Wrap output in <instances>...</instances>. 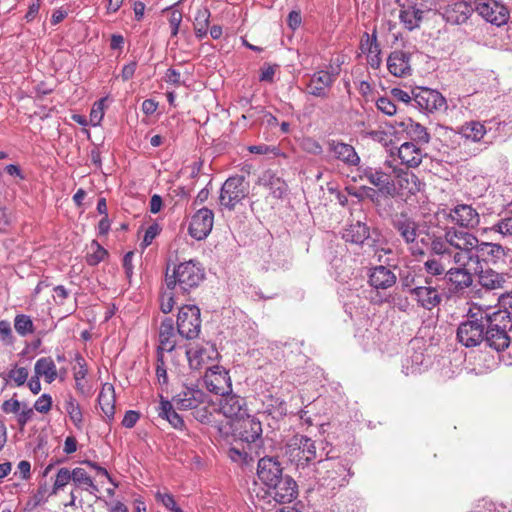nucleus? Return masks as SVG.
Returning a JSON list of instances; mask_svg holds the SVG:
<instances>
[{
	"mask_svg": "<svg viewBox=\"0 0 512 512\" xmlns=\"http://www.w3.org/2000/svg\"><path fill=\"white\" fill-rule=\"evenodd\" d=\"M455 227L450 226L444 229L442 235H431L429 237V252L430 257L423 263L424 271L429 275L428 277H438L447 275L448 266L452 263H462L459 257L457 238L454 234Z\"/></svg>",
	"mask_w": 512,
	"mask_h": 512,
	"instance_id": "obj_1",
	"label": "nucleus"
},
{
	"mask_svg": "<svg viewBox=\"0 0 512 512\" xmlns=\"http://www.w3.org/2000/svg\"><path fill=\"white\" fill-rule=\"evenodd\" d=\"M460 253L458 261L471 262L475 268L483 267V264H496L505 256L504 247L497 243L480 241L473 233L455 227L454 232Z\"/></svg>",
	"mask_w": 512,
	"mask_h": 512,
	"instance_id": "obj_2",
	"label": "nucleus"
},
{
	"mask_svg": "<svg viewBox=\"0 0 512 512\" xmlns=\"http://www.w3.org/2000/svg\"><path fill=\"white\" fill-rule=\"evenodd\" d=\"M205 271L199 262L184 261L174 265L172 270L168 266L165 274V283L169 290H178L186 295L196 289L204 280Z\"/></svg>",
	"mask_w": 512,
	"mask_h": 512,
	"instance_id": "obj_3",
	"label": "nucleus"
},
{
	"mask_svg": "<svg viewBox=\"0 0 512 512\" xmlns=\"http://www.w3.org/2000/svg\"><path fill=\"white\" fill-rule=\"evenodd\" d=\"M484 317H486L484 337L486 344L496 351L509 348L512 343L511 336L507 332V329L512 327L510 312L487 307V315Z\"/></svg>",
	"mask_w": 512,
	"mask_h": 512,
	"instance_id": "obj_4",
	"label": "nucleus"
},
{
	"mask_svg": "<svg viewBox=\"0 0 512 512\" xmlns=\"http://www.w3.org/2000/svg\"><path fill=\"white\" fill-rule=\"evenodd\" d=\"M349 470L340 461L326 460L319 461L317 467H314V473L310 474V479L304 478L308 482L310 489L316 486L330 491H335L348 482Z\"/></svg>",
	"mask_w": 512,
	"mask_h": 512,
	"instance_id": "obj_5",
	"label": "nucleus"
},
{
	"mask_svg": "<svg viewBox=\"0 0 512 512\" xmlns=\"http://www.w3.org/2000/svg\"><path fill=\"white\" fill-rule=\"evenodd\" d=\"M285 453L295 464L299 478L310 479V474L314 473L315 467L310 465L316 459L315 442L305 435H295L287 444Z\"/></svg>",
	"mask_w": 512,
	"mask_h": 512,
	"instance_id": "obj_6",
	"label": "nucleus"
},
{
	"mask_svg": "<svg viewBox=\"0 0 512 512\" xmlns=\"http://www.w3.org/2000/svg\"><path fill=\"white\" fill-rule=\"evenodd\" d=\"M487 307L473 305L469 308L468 320L462 322L457 329V339L465 347H475L484 341Z\"/></svg>",
	"mask_w": 512,
	"mask_h": 512,
	"instance_id": "obj_7",
	"label": "nucleus"
},
{
	"mask_svg": "<svg viewBox=\"0 0 512 512\" xmlns=\"http://www.w3.org/2000/svg\"><path fill=\"white\" fill-rule=\"evenodd\" d=\"M249 194V184L243 176L229 177L220 190L219 203L228 210H233L237 204Z\"/></svg>",
	"mask_w": 512,
	"mask_h": 512,
	"instance_id": "obj_8",
	"label": "nucleus"
},
{
	"mask_svg": "<svg viewBox=\"0 0 512 512\" xmlns=\"http://www.w3.org/2000/svg\"><path fill=\"white\" fill-rule=\"evenodd\" d=\"M201 329L200 310L195 305H185L180 308L177 317V331L186 339L198 337Z\"/></svg>",
	"mask_w": 512,
	"mask_h": 512,
	"instance_id": "obj_9",
	"label": "nucleus"
},
{
	"mask_svg": "<svg viewBox=\"0 0 512 512\" xmlns=\"http://www.w3.org/2000/svg\"><path fill=\"white\" fill-rule=\"evenodd\" d=\"M475 11L487 22L496 26L505 25L510 17L509 10L495 0H475Z\"/></svg>",
	"mask_w": 512,
	"mask_h": 512,
	"instance_id": "obj_10",
	"label": "nucleus"
},
{
	"mask_svg": "<svg viewBox=\"0 0 512 512\" xmlns=\"http://www.w3.org/2000/svg\"><path fill=\"white\" fill-rule=\"evenodd\" d=\"M413 100L417 106L427 112L445 110L447 107L446 99L436 90L420 87L413 91Z\"/></svg>",
	"mask_w": 512,
	"mask_h": 512,
	"instance_id": "obj_11",
	"label": "nucleus"
},
{
	"mask_svg": "<svg viewBox=\"0 0 512 512\" xmlns=\"http://www.w3.org/2000/svg\"><path fill=\"white\" fill-rule=\"evenodd\" d=\"M267 493L278 503H289L297 497V484L291 476L283 475L267 487Z\"/></svg>",
	"mask_w": 512,
	"mask_h": 512,
	"instance_id": "obj_12",
	"label": "nucleus"
},
{
	"mask_svg": "<svg viewBox=\"0 0 512 512\" xmlns=\"http://www.w3.org/2000/svg\"><path fill=\"white\" fill-rule=\"evenodd\" d=\"M433 279L431 277L425 278V286H415L411 289V296L419 306L426 310H432L437 307L442 301V295L438 289L432 286Z\"/></svg>",
	"mask_w": 512,
	"mask_h": 512,
	"instance_id": "obj_13",
	"label": "nucleus"
},
{
	"mask_svg": "<svg viewBox=\"0 0 512 512\" xmlns=\"http://www.w3.org/2000/svg\"><path fill=\"white\" fill-rule=\"evenodd\" d=\"M207 389L217 395H225L231 392V380L228 372L220 366L209 367L204 376Z\"/></svg>",
	"mask_w": 512,
	"mask_h": 512,
	"instance_id": "obj_14",
	"label": "nucleus"
},
{
	"mask_svg": "<svg viewBox=\"0 0 512 512\" xmlns=\"http://www.w3.org/2000/svg\"><path fill=\"white\" fill-rule=\"evenodd\" d=\"M447 218L460 228L474 229L480 223V215L471 205L458 204L449 210Z\"/></svg>",
	"mask_w": 512,
	"mask_h": 512,
	"instance_id": "obj_15",
	"label": "nucleus"
},
{
	"mask_svg": "<svg viewBox=\"0 0 512 512\" xmlns=\"http://www.w3.org/2000/svg\"><path fill=\"white\" fill-rule=\"evenodd\" d=\"M214 213L208 208H200L191 219L189 234L196 240L205 239L213 228Z\"/></svg>",
	"mask_w": 512,
	"mask_h": 512,
	"instance_id": "obj_16",
	"label": "nucleus"
},
{
	"mask_svg": "<svg viewBox=\"0 0 512 512\" xmlns=\"http://www.w3.org/2000/svg\"><path fill=\"white\" fill-rule=\"evenodd\" d=\"M360 178L366 179L371 185L377 187L380 192L388 195H393L395 191V185L391 180L390 174L382 170V168L374 167H361Z\"/></svg>",
	"mask_w": 512,
	"mask_h": 512,
	"instance_id": "obj_17",
	"label": "nucleus"
},
{
	"mask_svg": "<svg viewBox=\"0 0 512 512\" xmlns=\"http://www.w3.org/2000/svg\"><path fill=\"white\" fill-rule=\"evenodd\" d=\"M257 475L260 481L269 487L272 483L280 479L283 469L276 457H263L258 461Z\"/></svg>",
	"mask_w": 512,
	"mask_h": 512,
	"instance_id": "obj_18",
	"label": "nucleus"
},
{
	"mask_svg": "<svg viewBox=\"0 0 512 512\" xmlns=\"http://www.w3.org/2000/svg\"><path fill=\"white\" fill-rule=\"evenodd\" d=\"M237 425L236 431H238L240 441L247 443L249 449H251V444H256L261 439V422L255 417L248 415L245 418H241Z\"/></svg>",
	"mask_w": 512,
	"mask_h": 512,
	"instance_id": "obj_19",
	"label": "nucleus"
},
{
	"mask_svg": "<svg viewBox=\"0 0 512 512\" xmlns=\"http://www.w3.org/2000/svg\"><path fill=\"white\" fill-rule=\"evenodd\" d=\"M205 394L196 386L184 385L182 390L173 396L172 401L177 409H194L204 402Z\"/></svg>",
	"mask_w": 512,
	"mask_h": 512,
	"instance_id": "obj_20",
	"label": "nucleus"
},
{
	"mask_svg": "<svg viewBox=\"0 0 512 512\" xmlns=\"http://www.w3.org/2000/svg\"><path fill=\"white\" fill-rule=\"evenodd\" d=\"M475 8L465 0L451 1L444 10V17L448 23L461 25L468 21Z\"/></svg>",
	"mask_w": 512,
	"mask_h": 512,
	"instance_id": "obj_21",
	"label": "nucleus"
},
{
	"mask_svg": "<svg viewBox=\"0 0 512 512\" xmlns=\"http://www.w3.org/2000/svg\"><path fill=\"white\" fill-rule=\"evenodd\" d=\"M369 284L376 290H387L396 284L397 276L392 269L384 265L372 267L369 270Z\"/></svg>",
	"mask_w": 512,
	"mask_h": 512,
	"instance_id": "obj_22",
	"label": "nucleus"
},
{
	"mask_svg": "<svg viewBox=\"0 0 512 512\" xmlns=\"http://www.w3.org/2000/svg\"><path fill=\"white\" fill-rule=\"evenodd\" d=\"M455 266L449 267L447 270L446 279L449 283L454 285L457 290H464L470 287L473 283V275L468 267L471 262L453 263Z\"/></svg>",
	"mask_w": 512,
	"mask_h": 512,
	"instance_id": "obj_23",
	"label": "nucleus"
},
{
	"mask_svg": "<svg viewBox=\"0 0 512 512\" xmlns=\"http://www.w3.org/2000/svg\"><path fill=\"white\" fill-rule=\"evenodd\" d=\"M392 225L406 244L414 243L418 236L419 224L413 218L400 213L394 217Z\"/></svg>",
	"mask_w": 512,
	"mask_h": 512,
	"instance_id": "obj_24",
	"label": "nucleus"
},
{
	"mask_svg": "<svg viewBox=\"0 0 512 512\" xmlns=\"http://www.w3.org/2000/svg\"><path fill=\"white\" fill-rule=\"evenodd\" d=\"M337 74V72L329 73L324 70L314 73L308 84L309 93L316 97H327L328 89L334 83Z\"/></svg>",
	"mask_w": 512,
	"mask_h": 512,
	"instance_id": "obj_25",
	"label": "nucleus"
},
{
	"mask_svg": "<svg viewBox=\"0 0 512 512\" xmlns=\"http://www.w3.org/2000/svg\"><path fill=\"white\" fill-rule=\"evenodd\" d=\"M189 365L192 369H201L209 361L215 359L218 355L217 350L212 345L199 346L189 348L186 351Z\"/></svg>",
	"mask_w": 512,
	"mask_h": 512,
	"instance_id": "obj_26",
	"label": "nucleus"
},
{
	"mask_svg": "<svg viewBox=\"0 0 512 512\" xmlns=\"http://www.w3.org/2000/svg\"><path fill=\"white\" fill-rule=\"evenodd\" d=\"M479 284L486 290L501 289L506 282V274L498 273L491 268H474Z\"/></svg>",
	"mask_w": 512,
	"mask_h": 512,
	"instance_id": "obj_27",
	"label": "nucleus"
},
{
	"mask_svg": "<svg viewBox=\"0 0 512 512\" xmlns=\"http://www.w3.org/2000/svg\"><path fill=\"white\" fill-rule=\"evenodd\" d=\"M71 475L72 490L78 492L86 491L91 495H96L99 492L98 486L84 468L76 467L71 469Z\"/></svg>",
	"mask_w": 512,
	"mask_h": 512,
	"instance_id": "obj_28",
	"label": "nucleus"
},
{
	"mask_svg": "<svg viewBox=\"0 0 512 512\" xmlns=\"http://www.w3.org/2000/svg\"><path fill=\"white\" fill-rule=\"evenodd\" d=\"M389 72L396 77H404L410 74V57L403 51L392 52L387 60Z\"/></svg>",
	"mask_w": 512,
	"mask_h": 512,
	"instance_id": "obj_29",
	"label": "nucleus"
},
{
	"mask_svg": "<svg viewBox=\"0 0 512 512\" xmlns=\"http://www.w3.org/2000/svg\"><path fill=\"white\" fill-rule=\"evenodd\" d=\"M243 405V399L228 392V394L222 395L219 410L227 418H238L244 414Z\"/></svg>",
	"mask_w": 512,
	"mask_h": 512,
	"instance_id": "obj_30",
	"label": "nucleus"
},
{
	"mask_svg": "<svg viewBox=\"0 0 512 512\" xmlns=\"http://www.w3.org/2000/svg\"><path fill=\"white\" fill-rule=\"evenodd\" d=\"M176 334L174 332L173 321L170 318H167L161 322L159 328V345L157 348V352H171L176 347Z\"/></svg>",
	"mask_w": 512,
	"mask_h": 512,
	"instance_id": "obj_31",
	"label": "nucleus"
},
{
	"mask_svg": "<svg viewBox=\"0 0 512 512\" xmlns=\"http://www.w3.org/2000/svg\"><path fill=\"white\" fill-rule=\"evenodd\" d=\"M423 14L424 10L407 3L401 6L399 20L407 30L412 31L420 26Z\"/></svg>",
	"mask_w": 512,
	"mask_h": 512,
	"instance_id": "obj_32",
	"label": "nucleus"
},
{
	"mask_svg": "<svg viewBox=\"0 0 512 512\" xmlns=\"http://www.w3.org/2000/svg\"><path fill=\"white\" fill-rule=\"evenodd\" d=\"M259 184L270 189L274 198L281 199L287 192V184L272 170L264 171L259 177Z\"/></svg>",
	"mask_w": 512,
	"mask_h": 512,
	"instance_id": "obj_33",
	"label": "nucleus"
},
{
	"mask_svg": "<svg viewBox=\"0 0 512 512\" xmlns=\"http://www.w3.org/2000/svg\"><path fill=\"white\" fill-rule=\"evenodd\" d=\"M329 146L337 159L343 161L347 165L356 166L359 164L360 158L353 146L335 141L330 142Z\"/></svg>",
	"mask_w": 512,
	"mask_h": 512,
	"instance_id": "obj_34",
	"label": "nucleus"
},
{
	"mask_svg": "<svg viewBox=\"0 0 512 512\" xmlns=\"http://www.w3.org/2000/svg\"><path fill=\"white\" fill-rule=\"evenodd\" d=\"M98 403L108 420H112L115 414V391L111 384H104L98 395Z\"/></svg>",
	"mask_w": 512,
	"mask_h": 512,
	"instance_id": "obj_35",
	"label": "nucleus"
},
{
	"mask_svg": "<svg viewBox=\"0 0 512 512\" xmlns=\"http://www.w3.org/2000/svg\"><path fill=\"white\" fill-rule=\"evenodd\" d=\"M401 162L408 167H417L422 162V151L413 142H405L398 149Z\"/></svg>",
	"mask_w": 512,
	"mask_h": 512,
	"instance_id": "obj_36",
	"label": "nucleus"
},
{
	"mask_svg": "<svg viewBox=\"0 0 512 512\" xmlns=\"http://www.w3.org/2000/svg\"><path fill=\"white\" fill-rule=\"evenodd\" d=\"M342 237L346 242L364 244V242L367 241V244L371 246L369 243V228L365 223L360 221L349 225L344 230Z\"/></svg>",
	"mask_w": 512,
	"mask_h": 512,
	"instance_id": "obj_37",
	"label": "nucleus"
},
{
	"mask_svg": "<svg viewBox=\"0 0 512 512\" xmlns=\"http://www.w3.org/2000/svg\"><path fill=\"white\" fill-rule=\"evenodd\" d=\"M396 180L403 194L415 195L421 190L422 183L412 172L400 171L396 174Z\"/></svg>",
	"mask_w": 512,
	"mask_h": 512,
	"instance_id": "obj_38",
	"label": "nucleus"
},
{
	"mask_svg": "<svg viewBox=\"0 0 512 512\" xmlns=\"http://www.w3.org/2000/svg\"><path fill=\"white\" fill-rule=\"evenodd\" d=\"M365 39L361 40V48L363 52H367V59L372 68H378L381 64V49L377 42L376 35L372 37L368 33L364 34Z\"/></svg>",
	"mask_w": 512,
	"mask_h": 512,
	"instance_id": "obj_39",
	"label": "nucleus"
},
{
	"mask_svg": "<svg viewBox=\"0 0 512 512\" xmlns=\"http://www.w3.org/2000/svg\"><path fill=\"white\" fill-rule=\"evenodd\" d=\"M400 125L413 141L422 144H427L430 141V135L427 132V129L420 123L413 121L411 118L403 120Z\"/></svg>",
	"mask_w": 512,
	"mask_h": 512,
	"instance_id": "obj_40",
	"label": "nucleus"
},
{
	"mask_svg": "<svg viewBox=\"0 0 512 512\" xmlns=\"http://www.w3.org/2000/svg\"><path fill=\"white\" fill-rule=\"evenodd\" d=\"M175 405L169 400L161 397L160 405L158 408V415L166 419L174 428L181 429L184 426L182 417L175 411Z\"/></svg>",
	"mask_w": 512,
	"mask_h": 512,
	"instance_id": "obj_41",
	"label": "nucleus"
},
{
	"mask_svg": "<svg viewBox=\"0 0 512 512\" xmlns=\"http://www.w3.org/2000/svg\"><path fill=\"white\" fill-rule=\"evenodd\" d=\"M36 377H43L47 383H52L57 377V368L50 357L40 358L34 365Z\"/></svg>",
	"mask_w": 512,
	"mask_h": 512,
	"instance_id": "obj_42",
	"label": "nucleus"
},
{
	"mask_svg": "<svg viewBox=\"0 0 512 512\" xmlns=\"http://www.w3.org/2000/svg\"><path fill=\"white\" fill-rule=\"evenodd\" d=\"M459 134L466 140L479 142L486 134L485 126L478 121L466 122L459 128Z\"/></svg>",
	"mask_w": 512,
	"mask_h": 512,
	"instance_id": "obj_43",
	"label": "nucleus"
},
{
	"mask_svg": "<svg viewBox=\"0 0 512 512\" xmlns=\"http://www.w3.org/2000/svg\"><path fill=\"white\" fill-rule=\"evenodd\" d=\"M87 372L88 370L86 367L85 359L80 355H76L75 364L73 366V375L75 380V388L81 394L85 393V386L83 381L87 375Z\"/></svg>",
	"mask_w": 512,
	"mask_h": 512,
	"instance_id": "obj_44",
	"label": "nucleus"
},
{
	"mask_svg": "<svg viewBox=\"0 0 512 512\" xmlns=\"http://www.w3.org/2000/svg\"><path fill=\"white\" fill-rule=\"evenodd\" d=\"M64 408L69 415L71 421L77 428H81L83 423V414L77 400L72 396L68 395L65 399Z\"/></svg>",
	"mask_w": 512,
	"mask_h": 512,
	"instance_id": "obj_45",
	"label": "nucleus"
},
{
	"mask_svg": "<svg viewBox=\"0 0 512 512\" xmlns=\"http://www.w3.org/2000/svg\"><path fill=\"white\" fill-rule=\"evenodd\" d=\"M210 11L207 8L198 9L194 20V30L198 38L207 35Z\"/></svg>",
	"mask_w": 512,
	"mask_h": 512,
	"instance_id": "obj_46",
	"label": "nucleus"
},
{
	"mask_svg": "<svg viewBox=\"0 0 512 512\" xmlns=\"http://www.w3.org/2000/svg\"><path fill=\"white\" fill-rule=\"evenodd\" d=\"M108 252L96 240L90 245V251L86 255V262L90 266H96L107 257Z\"/></svg>",
	"mask_w": 512,
	"mask_h": 512,
	"instance_id": "obj_47",
	"label": "nucleus"
},
{
	"mask_svg": "<svg viewBox=\"0 0 512 512\" xmlns=\"http://www.w3.org/2000/svg\"><path fill=\"white\" fill-rule=\"evenodd\" d=\"M71 469L67 467L60 468L55 477L50 494H57L58 491L63 490L71 482Z\"/></svg>",
	"mask_w": 512,
	"mask_h": 512,
	"instance_id": "obj_48",
	"label": "nucleus"
},
{
	"mask_svg": "<svg viewBox=\"0 0 512 512\" xmlns=\"http://www.w3.org/2000/svg\"><path fill=\"white\" fill-rule=\"evenodd\" d=\"M228 457L236 463L249 464L253 461V456L250 451L244 448H238L236 446L230 447L227 451Z\"/></svg>",
	"mask_w": 512,
	"mask_h": 512,
	"instance_id": "obj_49",
	"label": "nucleus"
},
{
	"mask_svg": "<svg viewBox=\"0 0 512 512\" xmlns=\"http://www.w3.org/2000/svg\"><path fill=\"white\" fill-rule=\"evenodd\" d=\"M14 328L19 335L25 336L32 332V319L28 315L19 314L15 317Z\"/></svg>",
	"mask_w": 512,
	"mask_h": 512,
	"instance_id": "obj_50",
	"label": "nucleus"
},
{
	"mask_svg": "<svg viewBox=\"0 0 512 512\" xmlns=\"http://www.w3.org/2000/svg\"><path fill=\"white\" fill-rule=\"evenodd\" d=\"M180 293L178 290H166L161 295L160 308L163 313H170L176 303L175 296Z\"/></svg>",
	"mask_w": 512,
	"mask_h": 512,
	"instance_id": "obj_51",
	"label": "nucleus"
},
{
	"mask_svg": "<svg viewBox=\"0 0 512 512\" xmlns=\"http://www.w3.org/2000/svg\"><path fill=\"white\" fill-rule=\"evenodd\" d=\"M28 370L24 367H14L5 376L7 381H13L17 386L23 385L28 378Z\"/></svg>",
	"mask_w": 512,
	"mask_h": 512,
	"instance_id": "obj_52",
	"label": "nucleus"
},
{
	"mask_svg": "<svg viewBox=\"0 0 512 512\" xmlns=\"http://www.w3.org/2000/svg\"><path fill=\"white\" fill-rule=\"evenodd\" d=\"M156 376L160 385L168 384L167 370L165 367L163 354L161 353V351L157 352Z\"/></svg>",
	"mask_w": 512,
	"mask_h": 512,
	"instance_id": "obj_53",
	"label": "nucleus"
},
{
	"mask_svg": "<svg viewBox=\"0 0 512 512\" xmlns=\"http://www.w3.org/2000/svg\"><path fill=\"white\" fill-rule=\"evenodd\" d=\"M376 106L382 113L388 116L394 115L397 111L395 103L388 97H380L376 101Z\"/></svg>",
	"mask_w": 512,
	"mask_h": 512,
	"instance_id": "obj_54",
	"label": "nucleus"
},
{
	"mask_svg": "<svg viewBox=\"0 0 512 512\" xmlns=\"http://www.w3.org/2000/svg\"><path fill=\"white\" fill-rule=\"evenodd\" d=\"M491 230L500 233L503 236H512V217L499 220Z\"/></svg>",
	"mask_w": 512,
	"mask_h": 512,
	"instance_id": "obj_55",
	"label": "nucleus"
},
{
	"mask_svg": "<svg viewBox=\"0 0 512 512\" xmlns=\"http://www.w3.org/2000/svg\"><path fill=\"white\" fill-rule=\"evenodd\" d=\"M155 498L158 502H160L163 506H165L170 511H173L177 507V504L174 500L173 495L168 492H162V491L158 490L155 493Z\"/></svg>",
	"mask_w": 512,
	"mask_h": 512,
	"instance_id": "obj_56",
	"label": "nucleus"
},
{
	"mask_svg": "<svg viewBox=\"0 0 512 512\" xmlns=\"http://www.w3.org/2000/svg\"><path fill=\"white\" fill-rule=\"evenodd\" d=\"M52 407V397L49 394H42L34 402V410L40 413H47Z\"/></svg>",
	"mask_w": 512,
	"mask_h": 512,
	"instance_id": "obj_57",
	"label": "nucleus"
},
{
	"mask_svg": "<svg viewBox=\"0 0 512 512\" xmlns=\"http://www.w3.org/2000/svg\"><path fill=\"white\" fill-rule=\"evenodd\" d=\"M182 22V13L178 10H171L169 16V24L171 27V36H176Z\"/></svg>",
	"mask_w": 512,
	"mask_h": 512,
	"instance_id": "obj_58",
	"label": "nucleus"
},
{
	"mask_svg": "<svg viewBox=\"0 0 512 512\" xmlns=\"http://www.w3.org/2000/svg\"><path fill=\"white\" fill-rule=\"evenodd\" d=\"M159 232H160V228L157 224L150 225L145 231L141 246L143 248L148 247L152 243V241L155 239V237L159 234Z\"/></svg>",
	"mask_w": 512,
	"mask_h": 512,
	"instance_id": "obj_59",
	"label": "nucleus"
},
{
	"mask_svg": "<svg viewBox=\"0 0 512 512\" xmlns=\"http://www.w3.org/2000/svg\"><path fill=\"white\" fill-rule=\"evenodd\" d=\"M17 418V423L22 429L24 425L30 420L32 417V409L28 408L27 404H23L22 408L18 412V414H15Z\"/></svg>",
	"mask_w": 512,
	"mask_h": 512,
	"instance_id": "obj_60",
	"label": "nucleus"
},
{
	"mask_svg": "<svg viewBox=\"0 0 512 512\" xmlns=\"http://www.w3.org/2000/svg\"><path fill=\"white\" fill-rule=\"evenodd\" d=\"M277 68H278V65H276V64H274V65L265 64L261 68V74L259 77L260 81L273 82V78H274Z\"/></svg>",
	"mask_w": 512,
	"mask_h": 512,
	"instance_id": "obj_61",
	"label": "nucleus"
},
{
	"mask_svg": "<svg viewBox=\"0 0 512 512\" xmlns=\"http://www.w3.org/2000/svg\"><path fill=\"white\" fill-rule=\"evenodd\" d=\"M23 404L16 399H9L2 404V409L5 413L18 414Z\"/></svg>",
	"mask_w": 512,
	"mask_h": 512,
	"instance_id": "obj_62",
	"label": "nucleus"
},
{
	"mask_svg": "<svg viewBox=\"0 0 512 512\" xmlns=\"http://www.w3.org/2000/svg\"><path fill=\"white\" fill-rule=\"evenodd\" d=\"M0 338L5 343H11V339H12L11 325L6 320L0 321Z\"/></svg>",
	"mask_w": 512,
	"mask_h": 512,
	"instance_id": "obj_63",
	"label": "nucleus"
},
{
	"mask_svg": "<svg viewBox=\"0 0 512 512\" xmlns=\"http://www.w3.org/2000/svg\"><path fill=\"white\" fill-rule=\"evenodd\" d=\"M47 294L60 303H62V301L68 296V292L63 286H56L48 289Z\"/></svg>",
	"mask_w": 512,
	"mask_h": 512,
	"instance_id": "obj_64",
	"label": "nucleus"
}]
</instances>
